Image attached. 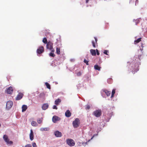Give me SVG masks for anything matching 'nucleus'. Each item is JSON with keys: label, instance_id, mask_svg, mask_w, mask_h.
<instances>
[{"label": "nucleus", "instance_id": "f257e3e1", "mask_svg": "<svg viewBox=\"0 0 147 147\" xmlns=\"http://www.w3.org/2000/svg\"><path fill=\"white\" fill-rule=\"evenodd\" d=\"M3 139L4 141L6 142L7 144H12L13 142L12 141H9V139L8 138L7 135H4L3 136Z\"/></svg>", "mask_w": 147, "mask_h": 147}, {"label": "nucleus", "instance_id": "f03ea898", "mask_svg": "<svg viewBox=\"0 0 147 147\" xmlns=\"http://www.w3.org/2000/svg\"><path fill=\"white\" fill-rule=\"evenodd\" d=\"M66 142L68 145L71 146H74L75 144L74 141L72 139H67L66 140Z\"/></svg>", "mask_w": 147, "mask_h": 147}, {"label": "nucleus", "instance_id": "7ed1b4c3", "mask_svg": "<svg viewBox=\"0 0 147 147\" xmlns=\"http://www.w3.org/2000/svg\"><path fill=\"white\" fill-rule=\"evenodd\" d=\"M79 120L78 118H76L73 122V125L74 127H77L79 125Z\"/></svg>", "mask_w": 147, "mask_h": 147}, {"label": "nucleus", "instance_id": "20e7f679", "mask_svg": "<svg viewBox=\"0 0 147 147\" xmlns=\"http://www.w3.org/2000/svg\"><path fill=\"white\" fill-rule=\"evenodd\" d=\"M93 114L96 117H99L101 115V111L100 110H96L93 112Z\"/></svg>", "mask_w": 147, "mask_h": 147}, {"label": "nucleus", "instance_id": "39448f33", "mask_svg": "<svg viewBox=\"0 0 147 147\" xmlns=\"http://www.w3.org/2000/svg\"><path fill=\"white\" fill-rule=\"evenodd\" d=\"M53 44L51 41H49L47 44L46 48L47 49L51 50L53 48Z\"/></svg>", "mask_w": 147, "mask_h": 147}, {"label": "nucleus", "instance_id": "423d86ee", "mask_svg": "<svg viewBox=\"0 0 147 147\" xmlns=\"http://www.w3.org/2000/svg\"><path fill=\"white\" fill-rule=\"evenodd\" d=\"M13 102L12 101L9 100L6 103V107L8 109H9L12 106Z\"/></svg>", "mask_w": 147, "mask_h": 147}, {"label": "nucleus", "instance_id": "0eeeda50", "mask_svg": "<svg viewBox=\"0 0 147 147\" xmlns=\"http://www.w3.org/2000/svg\"><path fill=\"white\" fill-rule=\"evenodd\" d=\"M44 49L43 47L41 46L39 47L37 50V53L38 54H40L42 53L44 51Z\"/></svg>", "mask_w": 147, "mask_h": 147}, {"label": "nucleus", "instance_id": "6e6552de", "mask_svg": "<svg viewBox=\"0 0 147 147\" xmlns=\"http://www.w3.org/2000/svg\"><path fill=\"white\" fill-rule=\"evenodd\" d=\"M24 94L22 93H19L16 98V100H20L23 97Z\"/></svg>", "mask_w": 147, "mask_h": 147}, {"label": "nucleus", "instance_id": "1a4fd4ad", "mask_svg": "<svg viewBox=\"0 0 147 147\" xmlns=\"http://www.w3.org/2000/svg\"><path fill=\"white\" fill-rule=\"evenodd\" d=\"M52 121L54 123H55L57 121L60 120V119L58 117L55 115L52 118Z\"/></svg>", "mask_w": 147, "mask_h": 147}, {"label": "nucleus", "instance_id": "9d476101", "mask_svg": "<svg viewBox=\"0 0 147 147\" xmlns=\"http://www.w3.org/2000/svg\"><path fill=\"white\" fill-rule=\"evenodd\" d=\"M54 134L56 137H61L62 136V134L61 132L58 131H55L54 132Z\"/></svg>", "mask_w": 147, "mask_h": 147}, {"label": "nucleus", "instance_id": "9b49d317", "mask_svg": "<svg viewBox=\"0 0 147 147\" xmlns=\"http://www.w3.org/2000/svg\"><path fill=\"white\" fill-rule=\"evenodd\" d=\"M65 115L67 117H69L71 116V114L69 110H67L65 112Z\"/></svg>", "mask_w": 147, "mask_h": 147}, {"label": "nucleus", "instance_id": "f8f14e48", "mask_svg": "<svg viewBox=\"0 0 147 147\" xmlns=\"http://www.w3.org/2000/svg\"><path fill=\"white\" fill-rule=\"evenodd\" d=\"M13 91L12 88L10 86L9 87L7 90V92L9 94H11L12 93Z\"/></svg>", "mask_w": 147, "mask_h": 147}, {"label": "nucleus", "instance_id": "ddd939ff", "mask_svg": "<svg viewBox=\"0 0 147 147\" xmlns=\"http://www.w3.org/2000/svg\"><path fill=\"white\" fill-rule=\"evenodd\" d=\"M34 135L33 134V132L32 129L30 130V139L31 140H32L34 139Z\"/></svg>", "mask_w": 147, "mask_h": 147}, {"label": "nucleus", "instance_id": "4468645a", "mask_svg": "<svg viewBox=\"0 0 147 147\" xmlns=\"http://www.w3.org/2000/svg\"><path fill=\"white\" fill-rule=\"evenodd\" d=\"M43 120V118L42 117L39 118H38L37 119V123L39 124H41Z\"/></svg>", "mask_w": 147, "mask_h": 147}, {"label": "nucleus", "instance_id": "2eb2a0df", "mask_svg": "<svg viewBox=\"0 0 147 147\" xmlns=\"http://www.w3.org/2000/svg\"><path fill=\"white\" fill-rule=\"evenodd\" d=\"M48 105L47 104H44L42 107V109L44 110H45L48 108Z\"/></svg>", "mask_w": 147, "mask_h": 147}, {"label": "nucleus", "instance_id": "dca6fc26", "mask_svg": "<svg viewBox=\"0 0 147 147\" xmlns=\"http://www.w3.org/2000/svg\"><path fill=\"white\" fill-rule=\"evenodd\" d=\"M90 52L92 56H95L96 55V53L95 50L94 49H91L90 50Z\"/></svg>", "mask_w": 147, "mask_h": 147}, {"label": "nucleus", "instance_id": "f3484780", "mask_svg": "<svg viewBox=\"0 0 147 147\" xmlns=\"http://www.w3.org/2000/svg\"><path fill=\"white\" fill-rule=\"evenodd\" d=\"M22 111L24 112L27 109V107L26 105H23L22 107Z\"/></svg>", "mask_w": 147, "mask_h": 147}, {"label": "nucleus", "instance_id": "a211bd4d", "mask_svg": "<svg viewBox=\"0 0 147 147\" xmlns=\"http://www.w3.org/2000/svg\"><path fill=\"white\" fill-rule=\"evenodd\" d=\"M103 92L105 93L107 96H109L111 94V92L110 91H109L107 90H104L103 91Z\"/></svg>", "mask_w": 147, "mask_h": 147}, {"label": "nucleus", "instance_id": "6ab92c4d", "mask_svg": "<svg viewBox=\"0 0 147 147\" xmlns=\"http://www.w3.org/2000/svg\"><path fill=\"white\" fill-rule=\"evenodd\" d=\"M61 100L59 98L56 99L55 101V103L56 105H58L61 102Z\"/></svg>", "mask_w": 147, "mask_h": 147}, {"label": "nucleus", "instance_id": "aec40b11", "mask_svg": "<svg viewBox=\"0 0 147 147\" xmlns=\"http://www.w3.org/2000/svg\"><path fill=\"white\" fill-rule=\"evenodd\" d=\"M94 68L95 69L100 71L101 67L97 65H95L94 66Z\"/></svg>", "mask_w": 147, "mask_h": 147}, {"label": "nucleus", "instance_id": "412c9836", "mask_svg": "<svg viewBox=\"0 0 147 147\" xmlns=\"http://www.w3.org/2000/svg\"><path fill=\"white\" fill-rule=\"evenodd\" d=\"M32 125L34 127H36L38 126V124L35 121H32L31 123Z\"/></svg>", "mask_w": 147, "mask_h": 147}, {"label": "nucleus", "instance_id": "4be33fe9", "mask_svg": "<svg viewBox=\"0 0 147 147\" xmlns=\"http://www.w3.org/2000/svg\"><path fill=\"white\" fill-rule=\"evenodd\" d=\"M141 38H138V39L137 40H135V41H134L135 44H136L139 42H140L141 41Z\"/></svg>", "mask_w": 147, "mask_h": 147}, {"label": "nucleus", "instance_id": "5701e85b", "mask_svg": "<svg viewBox=\"0 0 147 147\" xmlns=\"http://www.w3.org/2000/svg\"><path fill=\"white\" fill-rule=\"evenodd\" d=\"M115 89H113L112 92V94L111 96V98H113V97L114 95L115 92Z\"/></svg>", "mask_w": 147, "mask_h": 147}, {"label": "nucleus", "instance_id": "b1692460", "mask_svg": "<svg viewBox=\"0 0 147 147\" xmlns=\"http://www.w3.org/2000/svg\"><path fill=\"white\" fill-rule=\"evenodd\" d=\"M60 49L59 48L57 47L56 48V53L58 54L59 55L60 54Z\"/></svg>", "mask_w": 147, "mask_h": 147}, {"label": "nucleus", "instance_id": "393cba45", "mask_svg": "<svg viewBox=\"0 0 147 147\" xmlns=\"http://www.w3.org/2000/svg\"><path fill=\"white\" fill-rule=\"evenodd\" d=\"M49 130V128L47 127L42 128L40 129V130L42 131H47Z\"/></svg>", "mask_w": 147, "mask_h": 147}, {"label": "nucleus", "instance_id": "a878e982", "mask_svg": "<svg viewBox=\"0 0 147 147\" xmlns=\"http://www.w3.org/2000/svg\"><path fill=\"white\" fill-rule=\"evenodd\" d=\"M43 42L45 44H47L48 42L46 38H44L42 40Z\"/></svg>", "mask_w": 147, "mask_h": 147}, {"label": "nucleus", "instance_id": "bb28decb", "mask_svg": "<svg viewBox=\"0 0 147 147\" xmlns=\"http://www.w3.org/2000/svg\"><path fill=\"white\" fill-rule=\"evenodd\" d=\"M45 85H46V86H47V87L50 89H51V86H50V84L47 82H46L45 83Z\"/></svg>", "mask_w": 147, "mask_h": 147}, {"label": "nucleus", "instance_id": "cd10ccee", "mask_svg": "<svg viewBox=\"0 0 147 147\" xmlns=\"http://www.w3.org/2000/svg\"><path fill=\"white\" fill-rule=\"evenodd\" d=\"M49 56L53 57H54L55 56V54L51 52L49 54Z\"/></svg>", "mask_w": 147, "mask_h": 147}, {"label": "nucleus", "instance_id": "c85d7f7f", "mask_svg": "<svg viewBox=\"0 0 147 147\" xmlns=\"http://www.w3.org/2000/svg\"><path fill=\"white\" fill-rule=\"evenodd\" d=\"M92 46H93V47L94 48H95L96 47V46H95V44L96 43V42L94 41H92Z\"/></svg>", "mask_w": 147, "mask_h": 147}, {"label": "nucleus", "instance_id": "c756f323", "mask_svg": "<svg viewBox=\"0 0 147 147\" xmlns=\"http://www.w3.org/2000/svg\"><path fill=\"white\" fill-rule=\"evenodd\" d=\"M104 53L106 55H108V53H109V51L107 50H105L104 51Z\"/></svg>", "mask_w": 147, "mask_h": 147}, {"label": "nucleus", "instance_id": "7c9ffc66", "mask_svg": "<svg viewBox=\"0 0 147 147\" xmlns=\"http://www.w3.org/2000/svg\"><path fill=\"white\" fill-rule=\"evenodd\" d=\"M82 73L80 71H79L77 74V75L78 76H79L81 75Z\"/></svg>", "mask_w": 147, "mask_h": 147}, {"label": "nucleus", "instance_id": "2f4dec72", "mask_svg": "<svg viewBox=\"0 0 147 147\" xmlns=\"http://www.w3.org/2000/svg\"><path fill=\"white\" fill-rule=\"evenodd\" d=\"M90 108V106L89 105H87L86 106V110L89 109Z\"/></svg>", "mask_w": 147, "mask_h": 147}, {"label": "nucleus", "instance_id": "473e14b6", "mask_svg": "<svg viewBox=\"0 0 147 147\" xmlns=\"http://www.w3.org/2000/svg\"><path fill=\"white\" fill-rule=\"evenodd\" d=\"M84 62L86 63V65H89L88 64V61L87 60H86L85 59L84 60Z\"/></svg>", "mask_w": 147, "mask_h": 147}, {"label": "nucleus", "instance_id": "72a5a7b5", "mask_svg": "<svg viewBox=\"0 0 147 147\" xmlns=\"http://www.w3.org/2000/svg\"><path fill=\"white\" fill-rule=\"evenodd\" d=\"M24 147H32L31 145L30 144H28L26 145Z\"/></svg>", "mask_w": 147, "mask_h": 147}, {"label": "nucleus", "instance_id": "f704fd0d", "mask_svg": "<svg viewBox=\"0 0 147 147\" xmlns=\"http://www.w3.org/2000/svg\"><path fill=\"white\" fill-rule=\"evenodd\" d=\"M33 147H36V145L35 143H33L32 144Z\"/></svg>", "mask_w": 147, "mask_h": 147}, {"label": "nucleus", "instance_id": "c9c22d12", "mask_svg": "<svg viewBox=\"0 0 147 147\" xmlns=\"http://www.w3.org/2000/svg\"><path fill=\"white\" fill-rule=\"evenodd\" d=\"M53 109H57V107L55 105L53 106Z\"/></svg>", "mask_w": 147, "mask_h": 147}, {"label": "nucleus", "instance_id": "e433bc0d", "mask_svg": "<svg viewBox=\"0 0 147 147\" xmlns=\"http://www.w3.org/2000/svg\"><path fill=\"white\" fill-rule=\"evenodd\" d=\"M96 53H97V55H99L100 54V53H99V52L98 50V49H96Z\"/></svg>", "mask_w": 147, "mask_h": 147}, {"label": "nucleus", "instance_id": "4c0bfd02", "mask_svg": "<svg viewBox=\"0 0 147 147\" xmlns=\"http://www.w3.org/2000/svg\"><path fill=\"white\" fill-rule=\"evenodd\" d=\"M94 38L95 40V41H94L96 42V43H97V40H98L95 37H94Z\"/></svg>", "mask_w": 147, "mask_h": 147}, {"label": "nucleus", "instance_id": "58836bf2", "mask_svg": "<svg viewBox=\"0 0 147 147\" xmlns=\"http://www.w3.org/2000/svg\"><path fill=\"white\" fill-rule=\"evenodd\" d=\"M51 50V52L53 53V52L55 51V50L54 49H53Z\"/></svg>", "mask_w": 147, "mask_h": 147}, {"label": "nucleus", "instance_id": "ea45409f", "mask_svg": "<svg viewBox=\"0 0 147 147\" xmlns=\"http://www.w3.org/2000/svg\"><path fill=\"white\" fill-rule=\"evenodd\" d=\"M89 0H86V3H88Z\"/></svg>", "mask_w": 147, "mask_h": 147}, {"label": "nucleus", "instance_id": "a19ab883", "mask_svg": "<svg viewBox=\"0 0 147 147\" xmlns=\"http://www.w3.org/2000/svg\"><path fill=\"white\" fill-rule=\"evenodd\" d=\"M94 136H92V138H91V139H92L93 138V137H94Z\"/></svg>", "mask_w": 147, "mask_h": 147}]
</instances>
